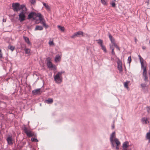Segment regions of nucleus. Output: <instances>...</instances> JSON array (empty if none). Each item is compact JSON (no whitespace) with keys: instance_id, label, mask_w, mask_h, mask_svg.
Instances as JSON below:
<instances>
[{"instance_id":"bb28decb","label":"nucleus","mask_w":150,"mask_h":150,"mask_svg":"<svg viewBox=\"0 0 150 150\" xmlns=\"http://www.w3.org/2000/svg\"><path fill=\"white\" fill-rule=\"evenodd\" d=\"M46 101L48 103H51L53 102V100L52 98H49Z\"/></svg>"},{"instance_id":"c756f323","label":"nucleus","mask_w":150,"mask_h":150,"mask_svg":"<svg viewBox=\"0 0 150 150\" xmlns=\"http://www.w3.org/2000/svg\"><path fill=\"white\" fill-rule=\"evenodd\" d=\"M101 47L102 50H103L105 52H106V50L105 47L103 45H101Z\"/></svg>"},{"instance_id":"c9c22d12","label":"nucleus","mask_w":150,"mask_h":150,"mask_svg":"<svg viewBox=\"0 0 150 150\" xmlns=\"http://www.w3.org/2000/svg\"><path fill=\"white\" fill-rule=\"evenodd\" d=\"M31 140L32 142H38V140L37 139L35 138H32L31 139Z\"/></svg>"},{"instance_id":"20e7f679","label":"nucleus","mask_w":150,"mask_h":150,"mask_svg":"<svg viewBox=\"0 0 150 150\" xmlns=\"http://www.w3.org/2000/svg\"><path fill=\"white\" fill-rule=\"evenodd\" d=\"M115 132H113L110 136V140L111 143V145L112 147L115 146L114 144L115 143V139L116 138L115 137Z\"/></svg>"},{"instance_id":"864d4df0","label":"nucleus","mask_w":150,"mask_h":150,"mask_svg":"<svg viewBox=\"0 0 150 150\" xmlns=\"http://www.w3.org/2000/svg\"><path fill=\"white\" fill-rule=\"evenodd\" d=\"M149 43L150 44V40L149 41Z\"/></svg>"},{"instance_id":"4c0bfd02","label":"nucleus","mask_w":150,"mask_h":150,"mask_svg":"<svg viewBox=\"0 0 150 150\" xmlns=\"http://www.w3.org/2000/svg\"><path fill=\"white\" fill-rule=\"evenodd\" d=\"M141 65L142 68L143 69V70L144 69V68H146V67H144V63L141 62Z\"/></svg>"},{"instance_id":"7ed1b4c3","label":"nucleus","mask_w":150,"mask_h":150,"mask_svg":"<svg viewBox=\"0 0 150 150\" xmlns=\"http://www.w3.org/2000/svg\"><path fill=\"white\" fill-rule=\"evenodd\" d=\"M54 81L58 83H60L62 82V76H61L57 74L54 76Z\"/></svg>"},{"instance_id":"79ce46f5","label":"nucleus","mask_w":150,"mask_h":150,"mask_svg":"<svg viewBox=\"0 0 150 150\" xmlns=\"http://www.w3.org/2000/svg\"><path fill=\"white\" fill-rule=\"evenodd\" d=\"M33 137H36V134H35L34 132H33L32 133Z\"/></svg>"},{"instance_id":"0eeeda50","label":"nucleus","mask_w":150,"mask_h":150,"mask_svg":"<svg viewBox=\"0 0 150 150\" xmlns=\"http://www.w3.org/2000/svg\"><path fill=\"white\" fill-rule=\"evenodd\" d=\"M83 33L81 31H79L76 33H75L74 34L72 35L71 37L72 38H75L76 37H78L80 35L83 36Z\"/></svg>"},{"instance_id":"6ab92c4d","label":"nucleus","mask_w":150,"mask_h":150,"mask_svg":"<svg viewBox=\"0 0 150 150\" xmlns=\"http://www.w3.org/2000/svg\"><path fill=\"white\" fill-rule=\"evenodd\" d=\"M43 29V28L42 26H39V25H37V26H36V27L35 29V30H42Z\"/></svg>"},{"instance_id":"de8ad7c7","label":"nucleus","mask_w":150,"mask_h":150,"mask_svg":"<svg viewBox=\"0 0 150 150\" xmlns=\"http://www.w3.org/2000/svg\"><path fill=\"white\" fill-rule=\"evenodd\" d=\"M142 48L143 50H145L146 48V47L145 46H143L142 47Z\"/></svg>"},{"instance_id":"603ef678","label":"nucleus","mask_w":150,"mask_h":150,"mask_svg":"<svg viewBox=\"0 0 150 150\" xmlns=\"http://www.w3.org/2000/svg\"><path fill=\"white\" fill-rule=\"evenodd\" d=\"M137 41V39L136 38H135V41L136 43Z\"/></svg>"},{"instance_id":"3c124183","label":"nucleus","mask_w":150,"mask_h":150,"mask_svg":"<svg viewBox=\"0 0 150 150\" xmlns=\"http://www.w3.org/2000/svg\"><path fill=\"white\" fill-rule=\"evenodd\" d=\"M6 20L4 19H3V21L4 22H6Z\"/></svg>"},{"instance_id":"f3484780","label":"nucleus","mask_w":150,"mask_h":150,"mask_svg":"<svg viewBox=\"0 0 150 150\" xmlns=\"http://www.w3.org/2000/svg\"><path fill=\"white\" fill-rule=\"evenodd\" d=\"M108 35L110 40L111 43H112L115 42V39L109 33H108Z\"/></svg>"},{"instance_id":"72a5a7b5","label":"nucleus","mask_w":150,"mask_h":150,"mask_svg":"<svg viewBox=\"0 0 150 150\" xmlns=\"http://www.w3.org/2000/svg\"><path fill=\"white\" fill-rule=\"evenodd\" d=\"M30 2L31 3V4H34L36 3V0H30Z\"/></svg>"},{"instance_id":"f257e3e1","label":"nucleus","mask_w":150,"mask_h":150,"mask_svg":"<svg viewBox=\"0 0 150 150\" xmlns=\"http://www.w3.org/2000/svg\"><path fill=\"white\" fill-rule=\"evenodd\" d=\"M12 7L13 9L14 12H17L18 11L23 9H24L25 10H27V9L25 7V6L24 4L20 5L18 3H13L12 4Z\"/></svg>"},{"instance_id":"f8f14e48","label":"nucleus","mask_w":150,"mask_h":150,"mask_svg":"<svg viewBox=\"0 0 150 150\" xmlns=\"http://www.w3.org/2000/svg\"><path fill=\"white\" fill-rule=\"evenodd\" d=\"M128 146L129 142L127 141L125 142L123 144L122 149H129V148H128Z\"/></svg>"},{"instance_id":"423d86ee","label":"nucleus","mask_w":150,"mask_h":150,"mask_svg":"<svg viewBox=\"0 0 150 150\" xmlns=\"http://www.w3.org/2000/svg\"><path fill=\"white\" fill-rule=\"evenodd\" d=\"M146 69L144 68L143 73V76L144 81L146 82H148L149 81Z\"/></svg>"},{"instance_id":"5701e85b","label":"nucleus","mask_w":150,"mask_h":150,"mask_svg":"<svg viewBox=\"0 0 150 150\" xmlns=\"http://www.w3.org/2000/svg\"><path fill=\"white\" fill-rule=\"evenodd\" d=\"M146 138L147 139L149 140V142H150V130L149 132L146 134Z\"/></svg>"},{"instance_id":"b1692460","label":"nucleus","mask_w":150,"mask_h":150,"mask_svg":"<svg viewBox=\"0 0 150 150\" xmlns=\"http://www.w3.org/2000/svg\"><path fill=\"white\" fill-rule=\"evenodd\" d=\"M23 38L25 40V41L28 44H30V41L29 40V38L28 37H24Z\"/></svg>"},{"instance_id":"2eb2a0df","label":"nucleus","mask_w":150,"mask_h":150,"mask_svg":"<svg viewBox=\"0 0 150 150\" xmlns=\"http://www.w3.org/2000/svg\"><path fill=\"white\" fill-rule=\"evenodd\" d=\"M40 88H38L32 91V93L34 94H37L40 93Z\"/></svg>"},{"instance_id":"cd10ccee","label":"nucleus","mask_w":150,"mask_h":150,"mask_svg":"<svg viewBox=\"0 0 150 150\" xmlns=\"http://www.w3.org/2000/svg\"><path fill=\"white\" fill-rule=\"evenodd\" d=\"M8 49H9L11 50V51H13L14 49V47L11 45H9L8 46Z\"/></svg>"},{"instance_id":"8fccbe9b","label":"nucleus","mask_w":150,"mask_h":150,"mask_svg":"<svg viewBox=\"0 0 150 150\" xmlns=\"http://www.w3.org/2000/svg\"><path fill=\"white\" fill-rule=\"evenodd\" d=\"M122 150H131V149H122Z\"/></svg>"},{"instance_id":"58836bf2","label":"nucleus","mask_w":150,"mask_h":150,"mask_svg":"<svg viewBox=\"0 0 150 150\" xmlns=\"http://www.w3.org/2000/svg\"><path fill=\"white\" fill-rule=\"evenodd\" d=\"M111 5L114 8L115 7V4L114 2H112L111 4Z\"/></svg>"},{"instance_id":"f704fd0d","label":"nucleus","mask_w":150,"mask_h":150,"mask_svg":"<svg viewBox=\"0 0 150 150\" xmlns=\"http://www.w3.org/2000/svg\"><path fill=\"white\" fill-rule=\"evenodd\" d=\"M42 23L43 24V26H45L46 28H47L48 27V25H47L43 21H41Z\"/></svg>"},{"instance_id":"7c9ffc66","label":"nucleus","mask_w":150,"mask_h":150,"mask_svg":"<svg viewBox=\"0 0 150 150\" xmlns=\"http://www.w3.org/2000/svg\"><path fill=\"white\" fill-rule=\"evenodd\" d=\"M64 73V71H61L60 72H59L57 73V74L59 75L62 76V74Z\"/></svg>"},{"instance_id":"dca6fc26","label":"nucleus","mask_w":150,"mask_h":150,"mask_svg":"<svg viewBox=\"0 0 150 150\" xmlns=\"http://www.w3.org/2000/svg\"><path fill=\"white\" fill-rule=\"evenodd\" d=\"M36 16L38 17L40 22L43 21V18L42 15L40 13H37Z\"/></svg>"},{"instance_id":"e433bc0d","label":"nucleus","mask_w":150,"mask_h":150,"mask_svg":"<svg viewBox=\"0 0 150 150\" xmlns=\"http://www.w3.org/2000/svg\"><path fill=\"white\" fill-rule=\"evenodd\" d=\"M128 61L129 62V65H130V62L132 61V59L130 56H129L128 57Z\"/></svg>"},{"instance_id":"6e6552de","label":"nucleus","mask_w":150,"mask_h":150,"mask_svg":"<svg viewBox=\"0 0 150 150\" xmlns=\"http://www.w3.org/2000/svg\"><path fill=\"white\" fill-rule=\"evenodd\" d=\"M117 68L120 71H122V67L121 61L118 59L117 61Z\"/></svg>"},{"instance_id":"4be33fe9","label":"nucleus","mask_w":150,"mask_h":150,"mask_svg":"<svg viewBox=\"0 0 150 150\" xmlns=\"http://www.w3.org/2000/svg\"><path fill=\"white\" fill-rule=\"evenodd\" d=\"M146 86V83H143L141 84V86L142 88V89L144 91L145 89V88Z\"/></svg>"},{"instance_id":"09e8293b","label":"nucleus","mask_w":150,"mask_h":150,"mask_svg":"<svg viewBox=\"0 0 150 150\" xmlns=\"http://www.w3.org/2000/svg\"><path fill=\"white\" fill-rule=\"evenodd\" d=\"M116 48L118 49L119 50H120V48H119V47H118V46H116Z\"/></svg>"},{"instance_id":"9b49d317","label":"nucleus","mask_w":150,"mask_h":150,"mask_svg":"<svg viewBox=\"0 0 150 150\" xmlns=\"http://www.w3.org/2000/svg\"><path fill=\"white\" fill-rule=\"evenodd\" d=\"M37 13L34 12H31L28 15V19H29L32 18H33V16H36Z\"/></svg>"},{"instance_id":"4468645a","label":"nucleus","mask_w":150,"mask_h":150,"mask_svg":"<svg viewBox=\"0 0 150 150\" xmlns=\"http://www.w3.org/2000/svg\"><path fill=\"white\" fill-rule=\"evenodd\" d=\"M62 54L61 53L60 54H57L54 60L55 62H57L59 61L61 57Z\"/></svg>"},{"instance_id":"a19ab883","label":"nucleus","mask_w":150,"mask_h":150,"mask_svg":"<svg viewBox=\"0 0 150 150\" xmlns=\"http://www.w3.org/2000/svg\"><path fill=\"white\" fill-rule=\"evenodd\" d=\"M114 49H112V50L111 53H112V54L113 55H115V53L114 51Z\"/></svg>"},{"instance_id":"473e14b6","label":"nucleus","mask_w":150,"mask_h":150,"mask_svg":"<svg viewBox=\"0 0 150 150\" xmlns=\"http://www.w3.org/2000/svg\"><path fill=\"white\" fill-rule=\"evenodd\" d=\"M49 44L50 46H52L54 45L53 41H50L49 42Z\"/></svg>"},{"instance_id":"2f4dec72","label":"nucleus","mask_w":150,"mask_h":150,"mask_svg":"<svg viewBox=\"0 0 150 150\" xmlns=\"http://www.w3.org/2000/svg\"><path fill=\"white\" fill-rule=\"evenodd\" d=\"M138 56L139 57V59L141 63V62L143 63V59L141 57V56L140 55H139Z\"/></svg>"},{"instance_id":"412c9836","label":"nucleus","mask_w":150,"mask_h":150,"mask_svg":"<svg viewBox=\"0 0 150 150\" xmlns=\"http://www.w3.org/2000/svg\"><path fill=\"white\" fill-rule=\"evenodd\" d=\"M130 81H127L126 82L124 83V86L125 87L128 89L129 87L128 86V84L130 83Z\"/></svg>"},{"instance_id":"c85d7f7f","label":"nucleus","mask_w":150,"mask_h":150,"mask_svg":"<svg viewBox=\"0 0 150 150\" xmlns=\"http://www.w3.org/2000/svg\"><path fill=\"white\" fill-rule=\"evenodd\" d=\"M98 41V43L100 45V46H101V45H102V43L103 42V41L101 39H99L97 40Z\"/></svg>"},{"instance_id":"aec40b11","label":"nucleus","mask_w":150,"mask_h":150,"mask_svg":"<svg viewBox=\"0 0 150 150\" xmlns=\"http://www.w3.org/2000/svg\"><path fill=\"white\" fill-rule=\"evenodd\" d=\"M42 4L47 10H50V7L48 4L44 2H42Z\"/></svg>"},{"instance_id":"39448f33","label":"nucleus","mask_w":150,"mask_h":150,"mask_svg":"<svg viewBox=\"0 0 150 150\" xmlns=\"http://www.w3.org/2000/svg\"><path fill=\"white\" fill-rule=\"evenodd\" d=\"M23 129L28 137H33L32 133L33 132L28 129L27 128L25 127L23 128Z\"/></svg>"},{"instance_id":"a18cd8bd","label":"nucleus","mask_w":150,"mask_h":150,"mask_svg":"<svg viewBox=\"0 0 150 150\" xmlns=\"http://www.w3.org/2000/svg\"><path fill=\"white\" fill-rule=\"evenodd\" d=\"M112 44H113L114 46H115V47H116V46H117V45H116V44L115 43V42H114L113 43H112Z\"/></svg>"},{"instance_id":"49530a36","label":"nucleus","mask_w":150,"mask_h":150,"mask_svg":"<svg viewBox=\"0 0 150 150\" xmlns=\"http://www.w3.org/2000/svg\"><path fill=\"white\" fill-rule=\"evenodd\" d=\"M114 127H115V125H114V124H113L112 125V129H114Z\"/></svg>"},{"instance_id":"393cba45","label":"nucleus","mask_w":150,"mask_h":150,"mask_svg":"<svg viewBox=\"0 0 150 150\" xmlns=\"http://www.w3.org/2000/svg\"><path fill=\"white\" fill-rule=\"evenodd\" d=\"M25 53L27 54H29L30 52V50L29 49L25 48L24 49Z\"/></svg>"},{"instance_id":"a211bd4d","label":"nucleus","mask_w":150,"mask_h":150,"mask_svg":"<svg viewBox=\"0 0 150 150\" xmlns=\"http://www.w3.org/2000/svg\"><path fill=\"white\" fill-rule=\"evenodd\" d=\"M148 120V119L147 118L144 117L142 118V123L147 124L149 123V121Z\"/></svg>"},{"instance_id":"c03bdc74","label":"nucleus","mask_w":150,"mask_h":150,"mask_svg":"<svg viewBox=\"0 0 150 150\" xmlns=\"http://www.w3.org/2000/svg\"><path fill=\"white\" fill-rule=\"evenodd\" d=\"M2 57V55L1 54V50L0 49V58Z\"/></svg>"},{"instance_id":"f03ea898","label":"nucleus","mask_w":150,"mask_h":150,"mask_svg":"<svg viewBox=\"0 0 150 150\" xmlns=\"http://www.w3.org/2000/svg\"><path fill=\"white\" fill-rule=\"evenodd\" d=\"M26 11L27 10H25L24 9H23V10H22L21 13L19 15V20L21 22L25 20V14Z\"/></svg>"},{"instance_id":"37998d69","label":"nucleus","mask_w":150,"mask_h":150,"mask_svg":"<svg viewBox=\"0 0 150 150\" xmlns=\"http://www.w3.org/2000/svg\"><path fill=\"white\" fill-rule=\"evenodd\" d=\"M110 48L111 50H112V49H114V47H113V45H110Z\"/></svg>"},{"instance_id":"ddd939ff","label":"nucleus","mask_w":150,"mask_h":150,"mask_svg":"<svg viewBox=\"0 0 150 150\" xmlns=\"http://www.w3.org/2000/svg\"><path fill=\"white\" fill-rule=\"evenodd\" d=\"M47 65L49 68H52L55 69L56 67L52 64V63L50 61H48L47 64Z\"/></svg>"},{"instance_id":"1a4fd4ad","label":"nucleus","mask_w":150,"mask_h":150,"mask_svg":"<svg viewBox=\"0 0 150 150\" xmlns=\"http://www.w3.org/2000/svg\"><path fill=\"white\" fill-rule=\"evenodd\" d=\"M6 139L8 144L12 145L13 144V138L11 136L9 135Z\"/></svg>"},{"instance_id":"a878e982","label":"nucleus","mask_w":150,"mask_h":150,"mask_svg":"<svg viewBox=\"0 0 150 150\" xmlns=\"http://www.w3.org/2000/svg\"><path fill=\"white\" fill-rule=\"evenodd\" d=\"M58 28L62 31H64V28L63 27H62L60 25H58Z\"/></svg>"},{"instance_id":"ea45409f","label":"nucleus","mask_w":150,"mask_h":150,"mask_svg":"<svg viewBox=\"0 0 150 150\" xmlns=\"http://www.w3.org/2000/svg\"><path fill=\"white\" fill-rule=\"evenodd\" d=\"M101 3L105 5L106 4V2L105 0H101Z\"/></svg>"},{"instance_id":"9d476101","label":"nucleus","mask_w":150,"mask_h":150,"mask_svg":"<svg viewBox=\"0 0 150 150\" xmlns=\"http://www.w3.org/2000/svg\"><path fill=\"white\" fill-rule=\"evenodd\" d=\"M115 144H116V149L117 150L119 149V148L118 146L120 145V143L117 138H115V143L114 144L115 146L112 147H115Z\"/></svg>"}]
</instances>
